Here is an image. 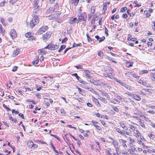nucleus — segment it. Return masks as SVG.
I'll return each mask as SVG.
<instances>
[{"instance_id":"12","label":"nucleus","mask_w":155,"mask_h":155,"mask_svg":"<svg viewBox=\"0 0 155 155\" xmlns=\"http://www.w3.org/2000/svg\"><path fill=\"white\" fill-rule=\"evenodd\" d=\"M94 102L96 104L97 107H101V105L99 103V102L98 101L97 99L96 98L94 97H93L92 98Z\"/></svg>"},{"instance_id":"4","label":"nucleus","mask_w":155,"mask_h":155,"mask_svg":"<svg viewBox=\"0 0 155 155\" xmlns=\"http://www.w3.org/2000/svg\"><path fill=\"white\" fill-rule=\"evenodd\" d=\"M115 81L116 82L120 83L122 86L126 87L127 89L129 90V91L132 90V89L131 88L130 86L126 84L125 83H124L121 81L118 80L117 79H116Z\"/></svg>"},{"instance_id":"62","label":"nucleus","mask_w":155,"mask_h":155,"mask_svg":"<svg viewBox=\"0 0 155 155\" xmlns=\"http://www.w3.org/2000/svg\"><path fill=\"white\" fill-rule=\"evenodd\" d=\"M95 143L98 145L99 149L100 150H101V148L100 145V143L97 141H95Z\"/></svg>"},{"instance_id":"64","label":"nucleus","mask_w":155,"mask_h":155,"mask_svg":"<svg viewBox=\"0 0 155 155\" xmlns=\"http://www.w3.org/2000/svg\"><path fill=\"white\" fill-rule=\"evenodd\" d=\"M153 25H152V28L153 30H154L155 29V21L153 22Z\"/></svg>"},{"instance_id":"52","label":"nucleus","mask_w":155,"mask_h":155,"mask_svg":"<svg viewBox=\"0 0 155 155\" xmlns=\"http://www.w3.org/2000/svg\"><path fill=\"white\" fill-rule=\"evenodd\" d=\"M79 81V82L83 84H87V83L85 81H84L82 80H78Z\"/></svg>"},{"instance_id":"21","label":"nucleus","mask_w":155,"mask_h":155,"mask_svg":"<svg viewBox=\"0 0 155 155\" xmlns=\"http://www.w3.org/2000/svg\"><path fill=\"white\" fill-rule=\"evenodd\" d=\"M79 1V0H71L70 1L71 2L72 4H74L75 6L78 5Z\"/></svg>"},{"instance_id":"25","label":"nucleus","mask_w":155,"mask_h":155,"mask_svg":"<svg viewBox=\"0 0 155 155\" xmlns=\"http://www.w3.org/2000/svg\"><path fill=\"white\" fill-rule=\"evenodd\" d=\"M101 94L104 96H105L107 99L110 98V96L106 92H102Z\"/></svg>"},{"instance_id":"53","label":"nucleus","mask_w":155,"mask_h":155,"mask_svg":"<svg viewBox=\"0 0 155 155\" xmlns=\"http://www.w3.org/2000/svg\"><path fill=\"white\" fill-rule=\"evenodd\" d=\"M5 0L3 1L0 3V7L4 6L5 5Z\"/></svg>"},{"instance_id":"15","label":"nucleus","mask_w":155,"mask_h":155,"mask_svg":"<svg viewBox=\"0 0 155 155\" xmlns=\"http://www.w3.org/2000/svg\"><path fill=\"white\" fill-rule=\"evenodd\" d=\"M20 53V51L19 49H16L15 50L12 54V55L13 57H15L18 54Z\"/></svg>"},{"instance_id":"29","label":"nucleus","mask_w":155,"mask_h":155,"mask_svg":"<svg viewBox=\"0 0 155 155\" xmlns=\"http://www.w3.org/2000/svg\"><path fill=\"white\" fill-rule=\"evenodd\" d=\"M38 0H34V7L35 9L38 8Z\"/></svg>"},{"instance_id":"63","label":"nucleus","mask_w":155,"mask_h":155,"mask_svg":"<svg viewBox=\"0 0 155 155\" xmlns=\"http://www.w3.org/2000/svg\"><path fill=\"white\" fill-rule=\"evenodd\" d=\"M77 69H82L83 67L81 65L77 66H75Z\"/></svg>"},{"instance_id":"45","label":"nucleus","mask_w":155,"mask_h":155,"mask_svg":"<svg viewBox=\"0 0 155 155\" xmlns=\"http://www.w3.org/2000/svg\"><path fill=\"white\" fill-rule=\"evenodd\" d=\"M18 67L16 66H14L13 68L12 71L13 72L16 71H17Z\"/></svg>"},{"instance_id":"32","label":"nucleus","mask_w":155,"mask_h":155,"mask_svg":"<svg viewBox=\"0 0 155 155\" xmlns=\"http://www.w3.org/2000/svg\"><path fill=\"white\" fill-rule=\"evenodd\" d=\"M98 55L100 57H103L104 56V53L103 51H100L98 52Z\"/></svg>"},{"instance_id":"8","label":"nucleus","mask_w":155,"mask_h":155,"mask_svg":"<svg viewBox=\"0 0 155 155\" xmlns=\"http://www.w3.org/2000/svg\"><path fill=\"white\" fill-rule=\"evenodd\" d=\"M129 126L130 129L131 130L130 131L134 132V133L136 134V136L137 137V136H139V135L138 134H140V133L139 132L138 130H135V128L133 126L130 124L129 125Z\"/></svg>"},{"instance_id":"23","label":"nucleus","mask_w":155,"mask_h":155,"mask_svg":"<svg viewBox=\"0 0 155 155\" xmlns=\"http://www.w3.org/2000/svg\"><path fill=\"white\" fill-rule=\"evenodd\" d=\"M76 18H75L73 19H70L69 20V23L70 24L73 25L75 23V21L77 19Z\"/></svg>"},{"instance_id":"3","label":"nucleus","mask_w":155,"mask_h":155,"mask_svg":"<svg viewBox=\"0 0 155 155\" xmlns=\"http://www.w3.org/2000/svg\"><path fill=\"white\" fill-rule=\"evenodd\" d=\"M25 36L27 38H28V40L34 41H35V37L33 36L32 33L30 32H28L25 34Z\"/></svg>"},{"instance_id":"60","label":"nucleus","mask_w":155,"mask_h":155,"mask_svg":"<svg viewBox=\"0 0 155 155\" xmlns=\"http://www.w3.org/2000/svg\"><path fill=\"white\" fill-rule=\"evenodd\" d=\"M127 17V15L126 13L123 14L122 17L123 18H126Z\"/></svg>"},{"instance_id":"24","label":"nucleus","mask_w":155,"mask_h":155,"mask_svg":"<svg viewBox=\"0 0 155 155\" xmlns=\"http://www.w3.org/2000/svg\"><path fill=\"white\" fill-rule=\"evenodd\" d=\"M9 119L13 122L14 123H16L17 122V121L15 120L13 117H12L11 116H9Z\"/></svg>"},{"instance_id":"35","label":"nucleus","mask_w":155,"mask_h":155,"mask_svg":"<svg viewBox=\"0 0 155 155\" xmlns=\"http://www.w3.org/2000/svg\"><path fill=\"white\" fill-rule=\"evenodd\" d=\"M132 117V118H133L136 119L137 120H138L139 122H140V121H141V120L140 119V118L139 117H137V116H133Z\"/></svg>"},{"instance_id":"28","label":"nucleus","mask_w":155,"mask_h":155,"mask_svg":"<svg viewBox=\"0 0 155 155\" xmlns=\"http://www.w3.org/2000/svg\"><path fill=\"white\" fill-rule=\"evenodd\" d=\"M66 47V45H62L61 46L60 48L58 50V51L59 52H61Z\"/></svg>"},{"instance_id":"19","label":"nucleus","mask_w":155,"mask_h":155,"mask_svg":"<svg viewBox=\"0 0 155 155\" xmlns=\"http://www.w3.org/2000/svg\"><path fill=\"white\" fill-rule=\"evenodd\" d=\"M27 145L29 148H31L33 147V142L31 141H28L27 142Z\"/></svg>"},{"instance_id":"34","label":"nucleus","mask_w":155,"mask_h":155,"mask_svg":"<svg viewBox=\"0 0 155 155\" xmlns=\"http://www.w3.org/2000/svg\"><path fill=\"white\" fill-rule=\"evenodd\" d=\"M86 35L87 36V39L88 41L89 42H90L91 41V39L89 36V34L88 32L86 34Z\"/></svg>"},{"instance_id":"11","label":"nucleus","mask_w":155,"mask_h":155,"mask_svg":"<svg viewBox=\"0 0 155 155\" xmlns=\"http://www.w3.org/2000/svg\"><path fill=\"white\" fill-rule=\"evenodd\" d=\"M120 126L124 130H128V128L126 126L125 124L124 123L122 122L119 123Z\"/></svg>"},{"instance_id":"2","label":"nucleus","mask_w":155,"mask_h":155,"mask_svg":"<svg viewBox=\"0 0 155 155\" xmlns=\"http://www.w3.org/2000/svg\"><path fill=\"white\" fill-rule=\"evenodd\" d=\"M58 45H54L52 44L51 43L48 44L47 46L45 47V48L48 49L50 50H54L58 49Z\"/></svg>"},{"instance_id":"40","label":"nucleus","mask_w":155,"mask_h":155,"mask_svg":"<svg viewBox=\"0 0 155 155\" xmlns=\"http://www.w3.org/2000/svg\"><path fill=\"white\" fill-rule=\"evenodd\" d=\"M127 8L125 7L122 8L120 9V11L121 12H124L127 10Z\"/></svg>"},{"instance_id":"42","label":"nucleus","mask_w":155,"mask_h":155,"mask_svg":"<svg viewBox=\"0 0 155 155\" xmlns=\"http://www.w3.org/2000/svg\"><path fill=\"white\" fill-rule=\"evenodd\" d=\"M3 106L6 109L7 111H9L11 110L10 109L7 107V105H5V104H3Z\"/></svg>"},{"instance_id":"59","label":"nucleus","mask_w":155,"mask_h":155,"mask_svg":"<svg viewBox=\"0 0 155 155\" xmlns=\"http://www.w3.org/2000/svg\"><path fill=\"white\" fill-rule=\"evenodd\" d=\"M46 86L45 85H44V87H43L42 86H41L40 87H39V91L40 90H45L43 88H45L46 87Z\"/></svg>"},{"instance_id":"37","label":"nucleus","mask_w":155,"mask_h":155,"mask_svg":"<svg viewBox=\"0 0 155 155\" xmlns=\"http://www.w3.org/2000/svg\"><path fill=\"white\" fill-rule=\"evenodd\" d=\"M71 75L75 77L76 78L78 79V80H79V79L80 78V77L78 76L77 73H75L74 74H72Z\"/></svg>"},{"instance_id":"55","label":"nucleus","mask_w":155,"mask_h":155,"mask_svg":"<svg viewBox=\"0 0 155 155\" xmlns=\"http://www.w3.org/2000/svg\"><path fill=\"white\" fill-rule=\"evenodd\" d=\"M144 13L146 14L147 17H149L150 15L149 13H148V12L147 10L144 11Z\"/></svg>"},{"instance_id":"18","label":"nucleus","mask_w":155,"mask_h":155,"mask_svg":"<svg viewBox=\"0 0 155 155\" xmlns=\"http://www.w3.org/2000/svg\"><path fill=\"white\" fill-rule=\"evenodd\" d=\"M133 98L138 101H140L141 99L140 97V96L138 95L135 94H134Z\"/></svg>"},{"instance_id":"39","label":"nucleus","mask_w":155,"mask_h":155,"mask_svg":"<svg viewBox=\"0 0 155 155\" xmlns=\"http://www.w3.org/2000/svg\"><path fill=\"white\" fill-rule=\"evenodd\" d=\"M115 96L118 100H121L122 99L121 96L118 95L117 94H115L114 95Z\"/></svg>"},{"instance_id":"46","label":"nucleus","mask_w":155,"mask_h":155,"mask_svg":"<svg viewBox=\"0 0 155 155\" xmlns=\"http://www.w3.org/2000/svg\"><path fill=\"white\" fill-rule=\"evenodd\" d=\"M1 23H2V24L3 25H5V20L4 19V18H1Z\"/></svg>"},{"instance_id":"38","label":"nucleus","mask_w":155,"mask_h":155,"mask_svg":"<svg viewBox=\"0 0 155 155\" xmlns=\"http://www.w3.org/2000/svg\"><path fill=\"white\" fill-rule=\"evenodd\" d=\"M93 126L95 127L97 130H101V128L100 126L95 124L93 125Z\"/></svg>"},{"instance_id":"9","label":"nucleus","mask_w":155,"mask_h":155,"mask_svg":"<svg viewBox=\"0 0 155 155\" xmlns=\"http://www.w3.org/2000/svg\"><path fill=\"white\" fill-rule=\"evenodd\" d=\"M48 28V27L47 26H44L39 28V32L41 34L43 32L45 31Z\"/></svg>"},{"instance_id":"51","label":"nucleus","mask_w":155,"mask_h":155,"mask_svg":"<svg viewBox=\"0 0 155 155\" xmlns=\"http://www.w3.org/2000/svg\"><path fill=\"white\" fill-rule=\"evenodd\" d=\"M112 107L113 108L114 110H115V111H116L117 112H118L119 109L117 107H115L114 106H112Z\"/></svg>"},{"instance_id":"20","label":"nucleus","mask_w":155,"mask_h":155,"mask_svg":"<svg viewBox=\"0 0 155 155\" xmlns=\"http://www.w3.org/2000/svg\"><path fill=\"white\" fill-rule=\"evenodd\" d=\"M120 141L122 143V145L124 147V148H126L127 147V146L126 144L125 143L126 142V141L124 140L121 139L120 140Z\"/></svg>"},{"instance_id":"16","label":"nucleus","mask_w":155,"mask_h":155,"mask_svg":"<svg viewBox=\"0 0 155 155\" xmlns=\"http://www.w3.org/2000/svg\"><path fill=\"white\" fill-rule=\"evenodd\" d=\"M5 30L4 29L1 24H0V33L4 35L5 33Z\"/></svg>"},{"instance_id":"30","label":"nucleus","mask_w":155,"mask_h":155,"mask_svg":"<svg viewBox=\"0 0 155 155\" xmlns=\"http://www.w3.org/2000/svg\"><path fill=\"white\" fill-rule=\"evenodd\" d=\"M142 117H143L144 118V120L150 122V123L151 122V120H150L148 117H146L145 116L143 115L142 116H140Z\"/></svg>"},{"instance_id":"44","label":"nucleus","mask_w":155,"mask_h":155,"mask_svg":"<svg viewBox=\"0 0 155 155\" xmlns=\"http://www.w3.org/2000/svg\"><path fill=\"white\" fill-rule=\"evenodd\" d=\"M126 94L128 95L129 96L133 97V96L134 94H133L127 92L125 93Z\"/></svg>"},{"instance_id":"57","label":"nucleus","mask_w":155,"mask_h":155,"mask_svg":"<svg viewBox=\"0 0 155 155\" xmlns=\"http://www.w3.org/2000/svg\"><path fill=\"white\" fill-rule=\"evenodd\" d=\"M147 112L153 115H154V114H155V111H154L153 110H148L147 111Z\"/></svg>"},{"instance_id":"26","label":"nucleus","mask_w":155,"mask_h":155,"mask_svg":"<svg viewBox=\"0 0 155 155\" xmlns=\"http://www.w3.org/2000/svg\"><path fill=\"white\" fill-rule=\"evenodd\" d=\"M99 99L102 102H103L104 104H107V101L106 100L102 97H100Z\"/></svg>"},{"instance_id":"14","label":"nucleus","mask_w":155,"mask_h":155,"mask_svg":"<svg viewBox=\"0 0 155 155\" xmlns=\"http://www.w3.org/2000/svg\"><path fill=\"white\" fill-rule=\"evenodd\" d=\"M84 71L85 72L84 73V75L88 78H91V77L89 75L91 72L88 70H84Z\"/></svg>"},{"instance_id":"61","label":"nucleus","mask_w":155,"mask_h":155,"mask_svg":"<svg viewBox=\"0 0 155 155\" xmlns=\"http://www.w3.org/2000/svg\"><path fill=\"white\" fill-rule=\"evenodd\" d=\"M68 40V38L67 37L64 38L62 41V43H64L66 42Z\"/></svg>"},{"instance_id":"31","label":"nucleus","mask_w":155,"mask_h":155,"mask_svg":"<svg viewBox=\"0 0 155 155\" xmlns=\"http://www.w3.org/2000/svg\"><path fill=\"white\" fill-rule=\"evenodd\" d=\"M140 122L139 124H140V125L142 127H143V128H144V129L146 128V126L143 122H141V121H140V122Z\"/></svg>"},{"instance_id":"1","label":"nucleus","mask_w":155,"mask_h":155,"mask_svg":"<svg viewBox=\"0 0 155 155\" xmlns=\"http://www.w3.org/2000/svg\"><path fill=\"white\" fill-rule=\"evenodd\" d=\"M52 34V33L48 31L47 32L44 34L42 35L41 39H42L44 42L46 43L47 41L51 37Z\"/></svg>"},{"instance_id":"48","label":"nucleus","mask_w":155,"mask_h":155,"mask_svg":"<svg viewBox=\"0 0 155 155\" xmlns=\"http://www.w3.org/2000/svg\"><path fill=\"white\" fill-rule=\"evenodd\" d=\"M81 44H76L75 43H74V44H73V45L72 47L73 48H74V47H77L78 46H81L80 45Z\"/></svg>"},{"instance_id":"54","label":"nucleus","mask_w":155,"mask_h":155,"mask_svg":"<svg viewBox=\"0 0 155 155\" xmlns=\"http://www.w3.org/2000/svg\"><path fill=\"white\" fill-rule=\"evenodd\" d=\"M130 74L131 75H132L133 77H135V78H137V77H138L137 76V75L135 73H132V72L130 73Z\"/></svg>"},{"instance_id":"33","label":"nucleus","mask_w":155,"mask_h":155,"mask_svg":"<svg viewBox=\"0 0 155 155\" xmlns=\"http://www.w3.org/2000/svg\"><path fill=\"white\" fill-rule=\"evenodd\" d=\"M97 85H99L100 86H103V85H105L104 83H103L101 81H97Z\"/></svg>"},{"instance_id":"49","label":"nucleus","mask_w":155,"mask_h":155,"mask_svg":"<svg viewBox=\"0 0 155 155\" xmlns=\"http://www.w3.org/2000/svg\"><path fill=\"white\" fill-rule=\"evenodd\" d=\"M12 114L14 113L15 114H19V112L18 111H15V110L14 109H13L12 110Z\"/></svg>"},{"instance_id":"17","label":"nucleus","mask_w":155,"mask_h":155,"mask_svg":"<svg viewBox=\"0 0 155 155\" xmlns=\"http://www.w3.org/2000/svg\"><path fill=\"white\" fill-rule=\"evenodd\" d=\"M85 88L87 89L89 91H90L94 93H95L96 92V91L93 89L89 87L88 86H86Z\"/></svg>"},{"instance_id":"43","label":"nucleus","mask_w":155,"mask_h":155,"mask_svg":"<svg viewBox=\"0 0 155 155\" xmlns=\"http://www.w3.org/2000/svg\"><path fill=\"white\" fill-rule=\"evenodd\" d=\"M143 90H144L145 92H148L149 93H151L153 91L152 89H143Z\"/></svg>"},{"instance_id":"41","label":"nucleus","mask_w":155,"mask_h":155,"mask_svg":"<svg viewBox=\"0 0 155 155\" xmlns=\"http://www.w3.org/2000/svg\"><path fill=\"white\" fill-rule=\"evenodd\" d=\"M91 12L92 13H94L95 11V7L94 6L91 7Z\"/></svg>"},{"instance_id":"13","label":"nucleus","mask_w":155,"mask_h":155,"mask_svg":"<svg viewBox=\"0 0 155 155\" xmlns=\"http://www.w3.org/2000/svg\"><path fill=\"white\" fill-rule=\"evenodd\" d=\"M39 62V59L38 58H36L35 60H34L32 62V63L33 65L35 66H38V63Z\"/></svg>"},{"instance_id":"6","label":"nucleus","mask_w":155,"mask_h":155,"mask_svg":"<svg viewBox=\"0 0 155 155\" xmlns=\"http://www.w3.org/2000/svg\"><path fill=\"white\" fill-rule=\"evenodd\" d=\"M10 35L12 39L15 38L17 35V33L15 29H13L11 30Z\"/></svg>"},{"instance_id":"7","label":"nucleus","mask_w":155,"mask_h":155,"mask_svg":"<svg viewBox=\"0 0 155 155\" xmlns=\"http://www.w3.org/2000/svg\"><path fill=\"white\" fill-rule=\"evenodd\" d=\"M87 18V15L86 13L83 12L80 14V15H78V19L79 20H83L85 21Z\"/></svg>"},{"instance_id":"47","label":"nucleus","mask_w":155,"mask_h":155,"mask_svg":"<svg viewBox=\"0 0 155 155\" xmlns=\"http://www.w3.org/2000/svg\"><path fill=\"white\" fill-rule=\"evenodd\" d=\"M45 49V48H43L41 50H40V53L43 54H45V53H46V51H44V49Z\"/></svg>"},{"instance_id":"22","label":"nucleus","mask_w":155,"mask_h":155,"mask_svg":"<svg viewBox=\"0 0 155 155\" xmlns=\"http://www.w3.org/2000/svg\"><path fill=\"white\" fill-rule=\"evenodd\" d=\"M61 13L60 12H57L55 13L53 15V17L55 19L57 18H58L59 16L60 15H61Z\"/></svg>"},{"instance_id":"58","label":"nucleus","mask_w":155,"mask_h":155,"mask_svg":"<svg viewBox=\"0 0 155 155\" xmlns=\"http://www.w3.org/2000/svg\"><path fill=\"white\" fill-rule=\"evenodd\" d=\"M18 115L20 116V117H21V118L24 119H25V117H24V115L22 114V113H19L18 114Z\"/></svg>"},{"instance_id":"50","label":"nucleus","mask_w":155,"mask_h":155,"mask_svg":"<svg viewBox=\"0 0 155 155\" xmlns=\"http://www.w3.org/2000/svg\"><path fill=\"white\" fill-rule=\"evenodd\" d=\"M148 136L149 137L152 139H153L155 137L154 135L152 134H149Z\"/></svg>"},{"instance_id":"10","label":"nucleus","mask_w":155,"mask_h":155,"mask_svg":"<svg viewBox=\"0 0 155 155\" xmlns=\"http://www.w3.org/2000/svg\"><path fill=\"white\" fill-rule=\"evenodd\" d=\"M115 130L118 133L120 134L121 135L123 136H125V133L123 132V131L121 130L120 129V128L115 127L114 128Z\"/></svg>"},{"instance_id":"56","label":"nucleus","mask_w":155,"mask_h":155,"mask_svg":"<svg viewBox=\"0 0 155 155\" xmlns=\"http://www.w3.org/2000/svg\"><path fill=\"white\" fill-rule=\"evenodd\" d=\"M105 39V37H103L101 38H100V40H99V42H101L103 41H104V39Z\"/></svg>"},{"instance_id":"27","label":"nucleus","mask_w":155,"mask_h":155,"mask_svg":"<svg viewBox=\"0 0 155 155\" xmlns=\"http://www.w3.org/2000/svg\"><path fill=\"white\" fill-rule=\"evenodd\" d=\"M110 139L111 140H112L113 141L112 142V143L114 145V147H115L116 146L118 145V143L117 142L116 140H114L112 138L110 137Z\"/></svg>"},{"instance_id":"5","label":"nucleus","mask_w":155,"mask_h":155,"mask_svg":"<svg viewBox=\"0 0 155 155\" xmlns=\"http://www.w3.org/2000/svg\"><path fill=\"white\" fill-rule=\"evenodd\" d=\"M39 22V21L38 19H32L30 21L29 23V27L31 28H33L35 26L37 25Z\"/></svg>"},{"instance_id":"36","label":"nucleus","mask_w":155,"mask_h":155,"mask_svg":"<svg viewBox=\"0 0 155 155\" xmlns=\"http://www.w3.org/2000/svg\"><path fill=\"white\" fill-rule=\"evenodd\" d=\"M97 81H95L93 79H91L90 80L91 82L93 83L94 84L96 85H97Z\"/></svg>"}]
</instances>
